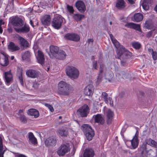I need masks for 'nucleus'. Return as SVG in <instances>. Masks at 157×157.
Here are the masks:
<instances>
[{"label":"nucleus","instance_id":"nucleus-1","mask_svg":"<svg viewBox=\"0 0 157 157\" xmlns=\"http://www.w3.org/2000/svg\"><path fill=\"white\" fill-rule=\"evenodd\" d=\"M70 85L66 82L63 81L60 82L58 83V93L60 95L67 96L69 95L70 92Z\"/></svg>","mask_w":157,"mask_h":157},{"label":"nucleus","instance_id":"nucleus-2","mask_svg":"<svg viewBox=\"0 0 157 157\" xmlns=\"http://www.w3.org/2000/svg\"><path fill=\"white\" fill-rule=\"evenodd\" d=\"M82 130L87 139L90 141L92 140L94 135V132L91 127L87 124H84L82 126Z\"/></svg>","mask_w":157,"mask_h":157},{"label":"nucleus","instance_id":"nucleus-3","mask_svg":"<svg viewBox=\"0 0 157 157\" xmlns=\"http://www.w3.org/2000/svg\"><path fill=\"white\" fill-rule=\"evenodd\" d=\"M66 73L67 76L73 79L77 78L79 75V71L75 67L68 66L66 69Z\"/></svg>","mask_w":157,"mask_h":157},{"label":"nucleus","instance_id":"nucleus-4","mask_svg":"<svg viewBox=\"0 0 157 157\" xmlns=\"http://www.w3.org/2000/svg\"><path fill=\"white\" fill-rule=\"evenodd\" d=\"M10 23L13 27L14 29L16 28H21L24 25V21L21 18L17 16L13 17L10 20Z\"/></svg>","mask_w":157,"mask_h":157},{"label":"nucleus","instance_id":"nucleus-5","mask_svg":"<svg viewBox=\"0 0 157 157\" xmlns=\"http://www.w3.org/2000/svg\"><path fill=\"white\" fill-rule=\"evenodd\" d=\"M63 18L60 16H56L53 19L52 22V27L56 29H59L62 26L63 22Z\"/></svg>","mask_w":157,"mask_h":157},{"label":"nucleus","instance_id":"nucleus-6","mask_svg":"<svg viewBox=\"0 0 157 157\" xmlns=\"http://www.w3.org/2000/svg\"><path fill=\"white\" fill-rule=\"evenodd\" d=\"M131 52L126 49L123 46H121L119 51L117 52V58L120 59L121 56L123 55L125 59L129 58L131 56Z\"/></svg>","mask_w":157,"mask_h":157},{"label":"nucleus","instance_id":"nucleus-7","mask_svg":"<svg viewBox=\"0 0 157 157\" xmlns=\"http://www.w3.org/2000/svg\"><path fill=\"white\" fill-rule=\"evenodd\" d=\"M89 110L88 106L86 104L84 105L77 110V114L81 117H86L89 112Z\"/></svg>","mask_w":157,"mask_h":157},{"label":"nucleus","instance_id":"nucleus-8","mask_svg":"<svg viewBox=\"0 0 157 157\" xmlns=\"http://www.w3.org/2000/svg\"><path fill=\"white\" fill-rule=\"evenodd\" d=\"M64 38L67 40L73 41L75 42L79 41L80 39L79 36L74 33H68L64 36Z\"/></svg>","mask_w":157,"mask_h":157},{"label":"nucleus","instance_id":"nucleus-9","mask_svg":"<svg viewBox=\"0 0 157 157\" xmlns=\"http://www.w3.org/2000/svg\"><path fill=\"white\" fill-rule=\"evenodd\" d=\"M4 78L6 84L7 86L10 85L13 80V75L11 71L5 72L4 73Z\"/></svg>","mask_w":157,"mask_h":157},{"label":"nucleus","instance_id":"nucleus-10","mask_svg":"<svg viewBox=\"0 0 157 157\" xmlns=\"http://www.w3.org/2000/svg\"><path fill=\"white\" fill-rule=\"evenodd\" d=\"M59 50V48L58 47L51 45L50 46V52H48V55L51 58H55L57 57Z\"/></svg>","mask_w":157,"mask_h":157},{"label":"nucleus","instance_id":"nucleus-11","mask_svg":"<svg viewBox=\"0 0 157 157\" xmlns=\"http://www.w3.org/2000/svg\"><path fill=\"white\" fill-rule=\"evenodd\" d=\"M69 151V147L66 145L63 144L59 147L57 153L59 156H63Z\"/></svg>","mask_w":157,"mask_h":157},{"label":"nucleus","instance_id":"nucleus-12","mask_svg":"<svg viewBox=\"0 0 157 157\" xmlns=\"http://www.w3.org/2000/svg\"><path fill=\"white\" fill-rule=\"evenodd\" d=\"M18 39L20 42V46L23 49H25L29 47V42L25 38L19 36Z\"/></svg>","mask_w":157,"mask_h":157},{"label":"nucleus","instance_id":"nucleus-13","mask_svg":"<svg viewBox=\"0 0 157 157\" xmlns=\"http://www.w3.org/2000/svg\"><path fill=\"white\" fill-rule=\"evenodd\" d=\"M56 138L53 136H52L46 139L45 141V144L47 146L53 147L56 145Z\"/></svg>","mask_w":157,"mask_h":157},{"label":"nucleus","instance_id":"nucleus-14","mask_svg":"<svg viewBox=\"0 0 157 157\" xmlns=\"http://www.w3.org/2000/svg\"><path fill=\"white\" fill-rule=\"evenodd\" d=\"M76 8L80 12L83 13L86 10V6L84 3L81 0L77 1L75 3Z\"/></svg>","mask_w":157,"mask_h":157},{"label":"nucleus","instance_id":"nucleus-15","mask_svg":"<svg viewBox=\"0 0 157 157\" xmlns=\"http://www.w3.org/2000/svg\"><path fill=\"white\" fill-rule=\"evenodd\" d=\"M114 116L113 112L110 109H108L106 114V123L107 124L109 125L112 124Z\"/></svg>","mask_w":157,"mask_h":157},{"label":"nucleus","instance_id":"nucleus-16","mask_svg":"<svg viewBox=\"0 0 157 157\" xmlns=\"http://www.w3.org/2000/svg\"><path fill=\"white\" fill-rule=\"evenodd\" d=\"M36 59L38 62L42 65L45 62V57L43 52L39 50L37 52V55Z\"/></svg>","mask_w":157,"mask_h":157},{"label":"nucleus","instance_id":"nucleus-17","mask_svg":"<svg viewBox=\"0 0 157 157\" xmlns=\"http://www.w3.org/2000/svg\"><path fill=\"white\" fill-rule=\"evenodd\" d=\"M30 27L28 25H25L23 27L18 28V29H14V30L18 33H27L30 31Z\"/></svg>","mask_w":157,"mask_h":157},{"label":"nucleus","instance_id":"nucleus-18","mask_svg":"<svg viewBox=\"0 0 157 157\" xmlns=\"http://www.w3.org/2000/svg\"><path fill=\"white\" fill-rule=\"evenodd\" d=\"M94 86L92 85H89L84 89V94L87 96L91 95L93 93Z\"/></svg>","mask_w":157,"mask_h":157},{"label":"nucleus","instance_id":"nucleus-19","mask_svg":"<svg viewBox=\"0 0 157 157\" xmlns=\"http://www.w3.org/2000/svg\"><path fill=\"white\" fill-rule=\"evenodd\" d=\"M26 75L28 77L32 78H35L38 76V72L33 69H29L26 72Z\"/></svg>","mask_w":157,"mask_h":157},{"label":"nucleus","instance_id":"nucleus-20","mask_svg":"<svg viewBox=\"0 0 157 157\" xmlns=\"http://www.w3.org/2000/svg\"><path fill=\"white\" fill-rule=\"evenodd\" d=\"M94 120L95 123H98L99 124L103 125L105 123V120L101 114H97L94 115Z\"/></svg>","mask_w":157,"mask_h":157},{"label":"nucleus","instance_id":"nucleus-21","mask_svg":"<svg viewBox=\"0 0 157 157\" xmlns=\"http://www.w3.org/2000/svg\"><path fill=\"white\" fill-rule=\"evenodd\" d=\"M128 28L133 29L139 32H141L140 25L133 23H128L125 25Z\"/></svg>","mask_w":157,"mask_h":157},{"label":"nucleus","instance_id":"nucleus-22","mask_svg":"<svg viewBox=\"0 0 157 157\" xmlns=\"http://www.w3.org/2000/svg\"><path fill=\"white\" fill-rule=\"evenodd\" d=\"M8 49L12 52H14L19 50L20 48L17 45L15 44L14 43L11 42L8 45Z\"/></svg>","mask_w":157,"mask_h":157},{"label":"nucleus","instance_id":"nucleus-23","mask_svg":"<svg viewBox=\"0 0 157 157\" xmlns=\"http://www.w3.org/2000/svg\"><path fill=\"white\" fill-rule=\"evenodd\" d=\"M51 20L50 16L49 15L44 16L41 19L42 24L44 25H50Z\"/></svg>","mask_w":157,"mask_h":157},{"label":"nucleus","instance_id":"nucleus-24","mask_svg":"<svg viewBox=\"0 0 157 157\" xmlns=\"http://www.w3.org/2000/svg\"><path fill=\"white\" fill-rule=\"evenodd\" d=\"M94 154V150L91 148L85 149L83 153V157H93Z\"/></svg>","mask_w":157,"mask_h":157},{"label":"nucleus","instance_id":"nucleus-25","mask_svg":"<svg viewBox=\"0 0 157 157\" xmlns=\"http://www.w3.org/2000/svg\"><path fill=\"white\" fill-rule=\"evenodd\" d=\"M28 138L29 141H30L32 144L34 145H36L37 144V139L35 137L32 132H29L28 133Z\"/></svg>","mask_w":157,"mask_h":157},{"label":"nucleus","instance_id":"nucleus-26","mask_svg":"<svg viewBox=\"0 0 157 157\" xmlns=\"http://www.w3.org/2000/svg\"><path fill=\"white\" fill-rule=\"evenodd\" d=\"M28 115L33 116L35 118L38 117L39 116V111L36 109H29L27 112Z\"/></svg>","mask_w":157,"mask_h":157},{"label":"nucleus","instance_id":"nucleus-27","mask_svg":"<svg viewBox=\"0 0 157 157\" xmlns=\"http://www.w3.org/2000/svg\"><path fill=\"white\" fill-rule=\"evenodd\" d=\"M153 1L152 0H144L142 4V6L144 10H147L149 9L150 6H151Z\"/></svg>","mask_w":157,"mask_h":157},{"label":"nucleus","instance_id":"nucleus-28","mask_svg":"<svg viewBox=\"0 0 157 157\" xmlns=\"http://www.w3.org/2000/svg\"><path fill=\"white\" fill-rule=\"evenodd\" d=\"M143 18V15L140 13H136L132 18V20L136 22H139L141 21Z\"/></svg>","mask_w":157,"mask_h":157},{"label":"nucleus","instance_id":"nucleus-29","mask_svg":"<svg viewBox=\"0 0 157 157\" xmlns=\"http://www.w3.org/2000/svg\"><path fill=\"white\" fill-rule=\"evenodd\" d=\"M57 132L61 136L64 137H67L68 134L67 129L64 127L59 128Z\"/></svg>","mask_w":157,"mask_h":157},{"label":"nucleus","instance_id":"nucleus-30","mask_svg":"<svg viewBox=\"0 0 157 157\" xmlns=\"http://www.w3.org/2000/svg\"><path fill=\"white\" fill-rule=\"evenodd\" d=\"M116 6L119 9H124L126 6V3L124 0H117Z\"/></svg>","mask_w":157,"mask_h":157},{"label":"nucleus","instance_id":"nucleus-31","mask_svg":"<svg viewBox=\"0 0 157 157\" xmlns=\"http://www.w3.org/2000/svg\"><path fill=\"white\" fill-rule=\"evenodd\" d=\"M131 143L132 147L133 149H135L139 145V140L138 139L133 138L130 140Z\"/></svg>","mask_w":157,"mask_h":157},{"label":"nucleus","instance_id":"nucleus-32","mask_svg":"<svg viewBox=\"0 0 157 157\" xmlns=\"http://www.w3.org/2000/svg\"><path fill=\"white\" fill-rule=\"evenodd\" d=\"M146 143L152 147L157 148V142L151 138L147 140Z\"/></svg>","mask_w":157,"mask_h":157},{"label":"nucleus","instance_id":"nucleus-33","mask_svg":"<svg viewBox=\"0 0 157 157\" xmlns=\"http://www.w3.org/2000/svg\"><path fill=\"white\" fill-rule=\"evenodd\" d=\"M84 15L78 13L74 14L72 16L73 19L77 21H80L84 18Z\"/></svg>","mask_w":157,"mask_h":157},{"label":"nucleus","instance_id":"nucleus-34","mask_svg":"<svg viewBox=\"0 0 157 157\" xmlns=\"http://www.w3.org/2000/svg\"><path fill=\"white\" fill-rule=\"evenodd\" d=\"M9 57H4L0 60V64L3 67L7 66L9 63Z\"/></svg>","mask_w":157,"mask_h":157},{"label":"nucleus","instance_id":"nucleus-35","mask_svg":"<svg viewBox=\"0 0 157 157\" xmlns=\"http://www.w3.org/2000/svg\"><path fill=\"white\" fill-rule=\"evenodd\" d=\"M66 54L65 52L63 51H61L57 53V57L55 58L58 59H65Z\"/></svg>","mask_w":157,"mask_h":157},{"label":"nucleus","instance_id":"nucleus-36","mask_svg":"<svg viewBox=\"0 0 157 157\" xmlns=\"http://www.w3.org/2000/svg\"><path fill=\"white\" fill-rule=\"evenodd\" d=\"M132 47L136 50H139L141 47L140 43L138 41H134L131 43Z\"/></svg>","mask_w":157,"mask_h":157},{"label":"nucleus","instance_id":"nucleus-37","mask_svg":"<svg viewBox=\"0 0 157 157\" xmlns=\"http://www.w3.org/2000/svg\"><path fill=\"white\" fill-rule=\"evenodd\" d=\"M19 72L20 76L18 77V79L21 85H24L22 77L23 69L22 68H19L18 71Z\"/></svg>","mask_w":157,"mask_h":157},{"label":"nucleus","instance_id":"nucleus-38","mask_svg":"<svg viewBox=\"0 0 157 157\" xmlns=\"http://www.w3.org/2000/svg\"><path fill=\"white\" fill-rule=\"evenodd\" d=\"M112 41L113 43L117 49V50L116 51L117 52V51H119V49L120 48L121 46H122V45H120L119 42L117 41V40L115 39L114 40H113Z\"/></svg>","mask_w":157,"mask_h":157},{"label":"nucleus","instance_id":"nucleus-39","mask_svg":"<svg viewBox=\"0 0 157 157\" xmlns=\"http://www.w3.org/2000/svg\"><path fill=\"white\" fill-rule=\"evenodd\" d=\"M145 27L148 29H151L153 28V25L151 21H147L145 22L144 24Z\"/></svg>","mask_w":157,"mask_h":157},{"label":"nucleus","instance_id":"nucleus-40","mask_svg":"<svg viewBox=\"0 0 157 157\" xmlns=\"http://www.w3.org/2000/svg\"><path fill=\"white\" fill-rule=\"evenodd\" d=\"M104 67V65L103 64H101L100 67V71L99 74L98 76V80H100L102 78V74L103 72V69Z\"/></svg>","mask_w":157,"mask_h":157},{"label":"nucleus","instance_id":"nucleus-41","mask_svg":"<svg viewBox=\"0 0 157 157\" xmlns=\"http://www.w3.org/2000/svg\"><path fill=\"white\" fill-rule=\"evenodd\" d=\"M30 52L29 51L25 52L22 55V58L23 59L25 60L29 58L31 56Z\"/></svg>","mask_w":157,"mask_h":157},{"label":"nucleus","instance_id":"nucleus-42","mask_svg":"<svg viewBox=\"0 0 157 157\" xmlns=\"http://www.w3.org/2000/svg\"><path fill=\"white\" fill-rule=\"evenodd\" d=\"M147 144L146 143H143L140 147V150L141 151V154H143L144 152L147 151Z\"/></svg>","mask_w":157,"mask_h":157},{"label":"nucleus","instance_id":"nucleus-43","mask_svg":"<svg viewBox=\"0 0 157 157\" xmlns=\"http://www.w3.org/2000/svg\"><path fill=\"white\" fill-rule=\"evenodd\" d=\"M19 119L23 123H26L27 122V118L24 115L20 116Z\"/></svg>","mask_w":157,"mask_h":157},{"label":"nucleus","instance_id":"nucleus-44","mask_svg":"<svg viewBox=\"0 0 157 157\" xmlns=\"http://www.w3.org/2000/svg\"><path fill=\"white\" fill-rule=\"evenodd\" d=\"M67 9L69 13L71 14H73L74 10L73 9V7L72 6H70L67 5Z\"/></svg>","mask_w":157,"mask_h":157},{"label":"nucleus","instance_id":"nucleus-45","mask_svg":"<svg viewBox=\"0 0 157 157\" xmlns=\"http://www.w3.org/2000/svg\"><path fill=\"white\" fill-rule=\"evenodd\" d=\"M44 105L45 106L48 108L51 112H54V108L51 105L48 103H45Z\"/></svg>","mask_w":157,"mask_h":157},{"label":"nucleus","instance_id":"nucleus-46","mask_svg":"<svg viewBox=\"0 0 157 157\" xmlns=\"http://www.w3.org/2000/svg\"><path fill=\"white\" fill-rule=\"evenodd\" d=\"M101 96L103 98L105 101H108V94L107 93L105 92H102V93Z\"/></svg>","mask_w":157,"mask_h":157},{"label":"nucleus","instance_id":"nucleus-47","mask_svg":"<svg viewBox=\"0 0 157 157\" xmlns=\"http://www.w3.org/2000/svg\"><path fill=\"white\" fill-rule=\"evenodd\" d=\"M5 150H4L3 147L0 146V157H4Z\"/></svg>","mask_w":157,"mask_h":157},{"label":"nucleus","instance_id":"nucleus-48","mask_svg":"<svg viewBox=\"0 0 157 157\" xmlns=\"http://www.w3.org/2000/svg\"><path fill=\"white\" fill-rule=\"evenodd\" d=\"M153 59L155 60L157 59V52L156 51H154L151 53Z\"/></svg>","mask_w":157,"mask_h":157},{"label":"nucleus","instance_id":"nucleus-49","mask_svg":"<svg viewBox=\"0 0 157 157\" xmlns=\"http://www.w3.org/2000/svg\"><path fill=\"white\" fill-rule=\"evenodd\" d=\"M153 31H154L153 30H151V31H150L148 32L147 33V34L146 35V36L148 38H149L150 37H151L152 35V34L153 33Z\"/></svg>","mask_w":157,"mask_h":157},{"label":"nucleus","instance_id":"nucleus-50","mask_svg":"<svg viewBox=\"0 0 157 157\" xmlns=\"http://www.w3.org/2000/svg\"><path fill=\"white\" fill-rule=\"evenodd\" d=\"M97 61H94L93 62V67L95 69L97 70L98 69L97 67Z\"/></svg>","mask_w":157,"mask_h":157},{"label":"nucleus","instance_id":"nucleus-51","mask_svg":"<svg viewBox=\"0 0 157 157\" xmlns=\"http://www.w3.org/2000/svg\"><path fill=\"white\" fill-rule=\"evenodd\" d=\"M7 30L9 33H12L13 32V29L12 27L11 26H9V25L8 26Z\"/></svg>","mask_w":157,"mask_h":157},{"label":"nucleus","instance_id":"nucleus-52","mask_svg":"<svg viewBox=\"0 0 157 157\" xmlns=\"http://www.w3.org/2000/svg\"><path fill=\"white\" fill-rule=\"evenodd\" d=\"M25 111V110L24 109H20L18 113H17V114L20 116H21V115H24V111Z\"/></svg>","mask_w":157,"mask_h":157},{"label":"nucleus","instance_id":"nucleus-53","mask_svg":"<svg viewBox=\"0 0 157 157\" xmlns=\"http://www.w3.org/2000/svg\"><path fill=\"white\" fill-rule=\"evenodd\" d=\"M139 133V131L138 130H137L133 138H135L138 139Z\"/></svg>","mask_w":157,"mask_h":157},{"label":"nucleus","instance_id":"nucleus-54","mask_svg":"<svg viewBox=\"0 0 157 157\" xmlns=\"http://www.w3.org/2000/svg\"><path fill=\"white\" fill-rule=\"evenodd\" d=\"M126 63V61L125 60H123L122 61H121V64L122 66H124L125 65Z\"/></svg>","mask_w":157,"mask_h":157},{"label":"nucleus","instance_id":"nucleus-55","mask_svg":"<svg viewBox=\"0 0 157 157\" xmlns=\"http://www.w3.org/2000/svg\"><path fill=\"white\" fill-rule=\"evenodd\" d=\"M1 53L4 56V57H9V56L4 52H1Z\"/></svg>","mask_w":157,"mask_h":157},{"label":"nucleus","instance_id":"nucleus-56","mask_svg":"<svg viewBox=\"0 0 157 157\" xmlns=\"http://www.w3.org/2000/svg\"><path fill=\"white\" fill-rule=\"evenodd\" d=\"M0 146L3 147L2 144V140L1 137L0 136Z\"/></svg>","mask_w":157,"mask_h":157},{"label":"nucleus","instance_id":"nucleus-57","mask_svg":"<svg viewBox=\"0 0 157 157\" xmlns=\"http://www.w3.org/2000/svg\"><path fill=\"white\" fill-rule=\"evenodd\" d=\"M110 37L111 38V40L112 41L113 40H114L115 39V38L113 37V35L111 34H109Z\"/></svg>","mask_w":157,"mask_h":157},{"label":"nucleus","instance_id":"nucleus-58","mask_svg":"<svg viewBox=\"0 0 157 157\" xmlns=\"http://www.w3.org/2000/svg\"><path fill=\"white\" fill-rule=\"evenodd\" d=\"M16 157H26V156L24 155L20 154L17 155Z\"/></svg>","mask_w":157,"mask_h":157},{"label":"nucleus","instance_id":"nucleus-59","mask_svg":"<svg viewBox=\"0 0 157 157\" xmlns=\"http://www.w3.org/2000/svg\"><path fill=\"white\" fill-rule=\"evenodd\" d=\"M4 22L3 21V20L2 19H0V26L4 25Z\"/></svg>","mask_w":157,"mask_h":157},{"label":"nucleus","instance_id":"nucleus-60","mask_svg":"<svg viewBox=\"0 0 157 157\" xmlns=\"http://www.w3.org/2000/svg\"><path fill=\"white\" fill-rule=\"evenodd\" d=\"M87 41L89 43H90V42L92 43L94 41V40L93 39H92V38L89 39Z\"/></svg>","mask_w":157,"mask_h":157},{"label":"nucleus","instance_id":"nucleus-61","mask_svg":"<svg viewBox=\"0 0 157 157\" xmlns=\"http://www.w3.org/2000/svg\"><path fill=\"white\" fill-rule=\"evenodd\" d=\"M148 51L149 52H151V53L154 52V51H153V49L152 48H148Z\"/></svg>","mask_w":157,"mask_h":157},{"label":"nucleus","instance_id":"nucleus-62","mask_svg":"<svg viewBox=\"0 0 157 157\" xmlns=\"http://www.w3.org/2000/svg\"><path fill=\"white\" fill-rule=\"evenodd\" d=\"M128 1L131 4H132L134 3V2L133 0H128Z\"/></svg>","mask_w":157,"mask_h":157},{"label":"nucleus","instance_id":"nucleus-63","mask_svg":"<svg viewBox=\"0 0 157 157\" xmlns=\"http://www.w3.org/2000/svg\"><path fill=\"white\" fill-rule=\"evenodd\" d=\"M139 93L142 96H144V92L141 91H139Z\"/></svg>","mask_w":157,"mask_h":157},{"label":"nucleus","instance_id":"nucleus-64","mask_svg":"<svg viewBox=\"0 0 157 157\" xmlns=\"http://www.w3.org/2000/svg\"><path fill=\"white\" fill-rule=\"evenodd\" d=\"M154 10L156 13H157V4L155 7Z\"/></svg>","mask_w":157,"mask_h":157}]
</instances>
